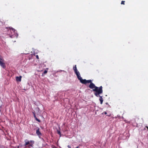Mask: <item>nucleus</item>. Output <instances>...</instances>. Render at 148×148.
<instances>
[{"instance_id":"14","label":"nucleus","mask_w":148,"mask_h":148,"mask_svg":"<svg viewBox=\"0 0 148 148\" xmlns=\"http://www.w3.org/2000/svg\"><path fill=\"white\" fill-rule=\"evenodd\" d=\"M36 58L37 59H39V57H38V55H37L36 56Z\"/></svg>"},{"instance_id":"5","label":"nucleus","mask_w":148,"mask_h":148,"mask_svg":"<svg viewBox=\"0 0 148 148\" xmlns=\"http://www.w3.org/2000/svg\"><path fill=\"white\" fill-rule=\"evenodd\" d=\"M22 77L20 76L19 77H16V80L17 82H21V81Z\"/></svg>"},{"instance_id":"4","label":"nucleus","mask_w":148,"mask_h":148,"mask_svg":"<svg viewBox=\"0 0 148 148\" xmlns=\"http://www.w3.org/2000/svg\"><path fill=\"white\" fill-rule=\"evenodd\" d=\"M37 129L36 130V133L37 135L38 136L39 138H40V136H42V134L40 131V128L39 127H37Z\"/></svg>"},{"instance_id":"13","label":"nucleus","mask_w":148,"mask_h":148,"mask_svg":"<svg viewBox=\"0 0 148 148\" xmlns=\"http://www.w3.org/2000/svg\"><path fill=\"white\" fill-rule=\"evenodd\" d=\"M11 29L12 31H14V29L12 28H11V29Z\"/></svg>"},{"instance_id":"3","label":"nucleus","mask_w":148,"mask_h":148,"mask_svg":"<svg viewBox=\"0 0 148 148\" xmlns=\"http://www.w3.org/2000/svg\"><path fill=\"white\" fill-rule=\"evenodd\" d=\"M0 66L3 69L6 67L5 61L3 57L1 55H0Z\"/></svg>"},{"instance_id":"1","label":"nucleus","mask_w":148,"mask_h":148,"mask_svg":"<svg viewBox=\"0 0 148 148\" xmlns=\"http://www.w3.org/2000/svg\"><path fill=\"white\" fill-rule=\"evenodd\" d=\"M80 82L84 84H86L87 83H90L89 87L90 88L92 89V90L94 92H94V95L97 97H98L99 96V94L103 93L102 87L101 86L99 87L96 86L90 79L86 80V79H82L80 81Z\"/></svg>"},{"instance_id":"16","label":"nucleus","mask_w":148,"mask_h":148,"mask_svg":"<svg viewBox=\"0 0 148 148\" xmlns=\"http://www.w3.org/2000/svg\"><path fill=\"white\" fill-rule=\"evenodd\" d=\"M69 148H71V147L69 146V145H68L67 146Z\"/></svg>"},{"instance_id":"15","label":"nucleus","mask_w":148,"mask_h":148,"mask_svg":"<svg viewBox=\"0 0 148 148\" xmlns=\"http://www.w3.org/2000/svg\"><path fill=\"white\" fill-rule=\"evenodd\" d=\"M103 113H104V114H107V113L106 112H103Z\"/></svg>"},{"instance_id":"7","label":"nucleus","mask_w":148,"mask_h":148,"mask_svg":"<svg viewBox=\"0 0 148 148\" xmlns=\"http://www.w3.org/2000/svg\"><path fill=\"white\" fill-rule=\"evenodd\" d=\"M34 113V118H35V119L37 121H38V122L39 123H40L41 122V121L38 119L36 116V115H35V114L33 113Z\"/></svg>"},{"instance_id":"18","label":"nucleus","mask_w":148,"mask_h":148,"mask_svg":"<svg viewBox=\"0 0 148 148\" xmlns=\"http://www.w3.org/2000/svg\"><path fill=\"white\" fill-rule=\"evenodd\" d=\"M76 148H78V147H76Z\"/></svg>"},{"instance_id":"10","label":"nucleus","mask_w":148,"mask_h":148,"mask_svg":"<svg viewBox=\"0 0 148 148\" xmlns=\"http://www.w3.org/2000/svg\"><path fill=\"white\" fill-rule=\"evenodd\" d=\"M125 1H122L121 2V4H123V5H124L125 4Z\"/></svg>"},{"instance_id":"17","label":"nucleus","mask_w":148,"mask_h":148,"mask_svg":"<svg viewBox=\"0 0 148 148\" xmlns=\"http://www.w3.org/2000/svg\"><path fill=\"white\" fill-rule=\"evenodd\" d=\"M146 127L147 128V130H148V127L147 126H146Z\"/></svg>"},{"instance_id":"8","label":"nucleus","mask_w":148,"mask_h":148,"mask_svg":"<svg viewBox=\"0 0 148 148\" xmlns=\"http://www.w3.org/2000/svg\"><path fill=\"white\" fill-rule=\"evenodd\" d=\"M29 142L30 146L32 147L34 143V141L33 140H31Z\"/></svg>"},{"instance_id":"2","label":"nucleus","mask_w":148,"mask_h":148,"mask_svg":"<svg viewBox=\"0 0 148 148\" xmlns=\"http://www.w3.org/2000/svg\"><path fill=\"white\" fill-rule=\"evenodd\" d=\"M73 69L76 74L78 79L80 81L82 78L80 76L79 73L77 70L76 65H75V66L73 67Z\"/></svg>"},{"instance_id":"11","label":"nucleus","mask_w":148,"mask_h":148,"mask_svg":"<svg viewBox=\"0 0 148 148\" xmlns=\"http://www.w3.org/2000/svg\"><path fill=\"white\" fill-rule=\"evenodd\" d=\"M57 132H58V133L59 135H61V132H60V131H58H58H57Z\"/></svg>"},{"instance_id":"6","label":"nucleus","mask_w":148,"mask_h":148,"mask_svg":"<svg viewBox=\"0 0 148 148\" xmlns=\"http://www.w3.org/2000/svg\"><path fill=\"white\" fill-rule=\"evenodd\" d=\"M99 96L100 97V98L99 99V100L100 101V103H101V104H102L103 103V99L102 96H100L99 95L98 97H99Z\"/></svg>"},{"instance_id":"12","label":"nucleus","mask_w":148,"mask_h":148,"mask_svg":"<svg viewBox=\"0 0 148 148\" xmlns=\"http://www.w3.org/2000/svg\"><path fill=\"white\" fill-rule=\"evenodd\" d=\"M47 71H46L45 70L44 71L43 73L44 74H45L47 73Z\"/></svg>"},{"instance_id":"9","label":"nucleus","mask_w":148,"mask_h":148,"mask_svg":"<svg viewBox=\"0 0 148 148\" xmlns=\"http://www.w3.org/2000/svg\"><path fill=\"white\" fill-rule=\"evenodd\" d=\"M29 144V146H30V143H29V141H28V142H25V145H27Z\"/></svg>"}]
</instances>
